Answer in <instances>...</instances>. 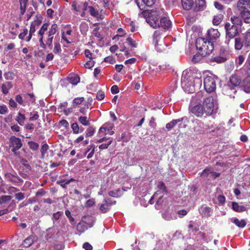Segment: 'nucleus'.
<instances>
[{
	"label": "nucleus",
	"instance_id": "1",
	"mask_svg": "<svg viewBox=\"0 0 250 250\" xmlns=\"http://www.w3.org/2000/svg\"><path fill=\"white\" fill-rule=\"evenodd\" d=\"M141 14L153 28H162L164 30H168L171 27V22L168 18L165 16L166 14L163 9L144 10Z\"/></svg>",
	"mask_w": 250,
	"mask_h": 250
},
{
	"label": "nucleus",
	"instance_id": "20",
	"mask_svg": "<svg viewBox=\"0 0 250 250\" xmlns=\"http://www.w3.org/2000/svg\"><path fill=\"white\" fill-rule=\"evenodd\" d=\"M228 60L227 57H223L220 55L211 58L210 62H215L218 63H223Z\"/></svg>",
	"mask_w": 250,
	"mask_h": 250
},
{
	"label": "nucleus",
	"instance_id": "48",
	"mask_svg": "<svg viewBox=\"0 0 250 250\" xmlns=\"http://www.w3.org/2000/svg\"><path fill=\"white\" fill-rule=\"evenodd\" d=\"M71 128L73 130V133L78 134L79 133L80 128L77 123H74L71 125Z\"/></svg>",
	"mask_w": 250,
	"mask_h": 250
},
{
	"label": "nucleus",
	"instance_id": "55",
	"mask_svg": "<svg viewBox=\"0 0 250 250\" xmlns=\"http://www.w3.org/2000/svg\"><path fill=\"white\" fill-rule=\"evenodd\" d=\"M15 199L18 201H21L24 199V194L21 192L17 193L15 195Z\"/></svg>",
	"mask_w": 250,
	"mask_h": 250
},
{
	"label": "nucleus",
	"instance_id": "32",
	"mask_svg": "<svg viewBox=\"0 0 250 250\" xmlns=\"http://www.w3.org/2000/svg\"><path fill=\"white\" fill-rule=\"evenodd\" d=\"M81 6L78 4L76 1H73L72 3V10L73 12L78 14V12L81 11Z\"/></svg>",
	"mask_w": 250,
	"mask_h": 250
},
{
	"label": "nucleus",
	"instance_id": "50",
	"mask_svg": "<svg viewBox=\"0 0 250 250\" xmlns=\"http://www.w3.org/2000/svg\"><path fill=\"white\" fill-rule=\"evenodd\" d=\"M4 76L6 80H12L14 79V73L11 71H8L5 72L4 74Z\"/></svg>",
	"mask_w": 250,
	"mask_h": 250
},
{
	"label": "nucleus",
	"instance_id": "36",
	"mask_svg": "<svg viewBox=\"0 0 250 250\" xmlns=\"http://www.w3.org/2000/svg\"><path fill=\"white\" fill-rule=\"evenodd\" d=\"M12 197L10 195H3L0 197V205H2L10 201Z\"/></svg>",
	"mask_w": 250,
	"mask_h": 250
},
{
	"label": "nucleus",
	"instance_id": "61",
	"mask_svg": "<svg viewBox=\"0 0 250 250\" xmlns=\"http://www.w3.org/2000/svg\"><path fill=\"white\" fill-rule=\"evenodd\" d=\"M65 214L66 216L68 218L70 223L74 221V218L71 216V212L68 209L65 210Z\"/></svg>",
	"mask_w": 250,
	"mask_h": 250
},
{
	"label": "nucleus",
	"instance_id": "46",
	"mask_svg": "<svg viewBox=\"0 0 250 250\" xmlns=\"http://www.w3.org/2000/svg\"><path fill=\"white\" fill-rule=\"evenodd\" d=\"M203 57L204 56L200 53V54H196L193 56L192 62L194 63L198 62L202 60Z\"/></svg>",
	"mask_w": 250,
	"mask_h": 250
},
{
	"label": "nucleus",
	"instance_id": "47",
	"mask_svg": "<svg viewBox=\"0 0 250 250\" xmlns=\"http://www.w3.org/2000/svg\"><path fill=\"white\" fill-rule=\"evenodd\" d=\"M107 144H102V145H100L99 146V148L100 149H106L108 146L111 144V143H112V140L110 138H107Z\"/></svg>",
	"mask_w": 250,
	"mask_h": 250
},
{
	"label": "nucleus",
	"instance_id": "52",
	"mask_svg": "<svg viewBox=\"0 0 250 250\" xmlns=\"http://www.w3.org/2000/svg\"><path fill=\"white\" fill-rule=\"evenodd\" d=\"M93 102V99L91 97L88 98L87 101H85L84 106L86 107L87 109L91 108L92 103Z\"/></svg>",
	"mask_w": 250,
	"mask_h": 250
},
{
	"label": "nucleus",
	"instance_id": "12",
	"mask_svg": "<svg viewBox=\"0 0 250 250\" xmlns=\"http://www.w3.org/2000/svg\"><path fill=\"white\" fill-rule=\"evenodd\" d=\"M4 178L7 181L10 182L16 185L23 182V180L17 175H14L10 172L4 174Z\"/></svg>",
	"mask_w": 250,
	"mask_h": 250
},
{
	"label": "nucleus",
	"instance_id": "2",
	"mask_svg": "<svg viewBox=\"0 0 250 250\" xmlns=\"http://www.w3.org/2000/svg\"><path fill=\"white\" fill-rule=\"evenodd\" d=\"M196 47L203 56L210 54L214 49V44L212 42L206 38L199 37L196 39Z\"/></svg>",
	"mask_w": 250,
	"mask_h": 250
},
{
	"label": "nucleus",
	"instance_id": "37",
	"mask_svg": "<svg viewBox=\"0 0 250 250\" xmlns=\"http://www.w3.org/2000/svg\"><path fill=\"white\" fill-rule=\"evenodd\" d=\"M49 24L48 23H44L39 30L38 32V34L41 37H43V34H44V32L47 30V28L48 27Z\"/></svg>",
	"mask_w": 250,
	"mask_h": 250
},
{
	"label": "nucleus",
	"instance_id": "13",
	"mask_svg": "<svg viewBox=\"0 0 250 250\" xmlns=\"http://www.w3.org/2000/svg\"><path fill=\"white\" fill-rule=\"evenodd\" d=\"M198 210L202 217H208L211 216L213 209L206 205L204 204L199 208Z\"/></svg>",
	"mask_w": 250,
	"mask_h": 250
},
{
	"label": "nucleus",
	"instance_id": "57",
	"mask_svg": "<svg viewBox=\"0 0 250 250\" xmlns=\"http://www.w3.org/2000/svg\"><path fill=\"white\" fill-rule=\"evenodd\" d=\"M47 192L44 190L43 188H41L39 189L36 192V196H43L45 195Z\"/></svg>",
	"mask_w": 250,
	"mask_h": 250
},
{
	"label": "nucleus",
	"instance_id": "14",
	"mask_svg": "<svg viewBox=\"0 0 250 250\" xmlns=\"http://www.w3.org/2000/svg\"><path fill=\"white\" fill-rule=\"evenodd\" d=\"M206 1L205 0H195L194 2L193 10L198 12L203 11L206 8Z\"/></svg>",
	"mask_w": 250,
	"mask_h": 250
},
{
	"label": "nucleus",
	"instance_id": "23",
	"mask_svg": "<svg viewBox=\"0 0 250 250\" xmlns=\"http://www.w3.org/2000/svg\"><path fill=\"white\" fill-rule=\"evenodd\" d=\"M159 34L158 31H155L154 33V38L153 40L154 42H155V46L156 49L158 51H162V48L161 47V46H164V45L162 44H159L158 43V40L157 38L158 37Z\"/></svg>",
	"mask_w": 250,
	"mask_h": 250
},
{
	"label": "nucleus",
	"instance_id": "35",
	"mask_svg": "<svg viewBox=\"0 0 250 250\" xmlns=\"http://www.w3.org/2000/svg\"><path fill=\"white\" fill-rule=\"evenodd\" d=\"M57 28H58V25H57V24H55V23L51 25V27L50 29H49V32L47 33L48 36V37L53 36V35H54L56 33Z\"/></svg>",
	"mask_w": 250,
	"mask_h": 250
},
{
	"label": "nucleus",
	"instance_id": "7",
	"mask_svg": "<svg viewBox=\"0 0 250 250\" xmlns=\"http://www.w3.org/2000/svg\"><path fill=\"white\" fill-rule=\"evenodd\" d=\"M207 116L212 114L214 109V99L212 96H209L204 99L203 105Z\"/></svg>",
	"mask_w": 250,
	"mask_h": 250
},
{
	"label": "nucleus",
	"instance_id": "31",
	"mask_svg": "<svg viewBox=\"0 0 250 250\" xmlns=\"http://www.w3.org/2000/svg\"><path fill=\"white\" fill-rule=\"evenodd\" d=\"M233 223L239 228H243L246 226V222L244 219L239 220L238 218H235Z\"/></svg>",
	"mask_w": 250,
	"mask_h": 250
},
{
	"label": "nucleus",
	"instance_id": "34",
	"mask_svg": "<svg viewBox=\"0 0 250 250\" xmlns=\"http://www.w3.org/2000/svg\"><path fill=\"white\" fill-rule=\"evenodd\" d=\"M84 100V98L83 97L75 98L73 100V106L76 108L78 105L81 104Z\"/></svg>",
	"mask_w": 250,
	"mask_h": 250
},
{
	"label": "nucleus",
	"instance_id": "42",
	"mask_svg": "<svg viewBox=\"0 0 250 250\" xmlns=\"http://www.w3.org/2000/svg\"><path fill=\"white\" fill-rule=\"evenodd\" d=\"M89 13L91 16L94 17H98V16L99 15V12L97 9H96L94 7L91 6L89 7Z\"/></svg>",
	"mask_w": 250,
	"mask_h": 250
},
{
	"label": "nucleus",
	"instance_id": "51",
	"mask_svg": "<svg viewBox=\"0 0 250 250\" xmlns=\"http://www.w3.org/2000/svg\"><path fill=\"white\" fill-rule=\"evenodd\" d=\"M113 128V125L109 126L108 128L106 127L105 125L100 127L99 133H100L104 131L105 132V133H108L110 130L112 129Z\"/></svg>",
	"mask_w": 250,
	"mask_h": 250
},
{
	"label": "nucleus",
	"instance_id": "21",
	"mask_svg": "<svg viewBox=\"0 0 250 250\" xmlns=\"http://www.w3.org/2000/svg\"><path fill=\"white\" fill-rule=\"evenodd\" d=\"M183 120V117L178 119L173 120L167 124L166 127L168 130H170L173 128L176 125H177L180 122H182Z\"/></svg>",
	"mask_w": 250,
	"mask_h": 250
},
{
	"label": "nucleus",
	"instance_id": "15",
	"mask_svg": "<svg viewBox=\"0 0 250 250\" xmlns=\"http://www.w3.org/2000/svg\"><path fill=\"white\" fill-rule=\"evenodd\" d=\"M37 240V237L36 235H31L23 241L22 245L24 248H29Z\"/></svg>",
	"mask_w": 250,
	"mask_h": 250
},
{
	"label": "nucleus",
	"instance_id": "29",
	"mask_svg": "<svg viewBox=\"0 0 250 250\" xmlns=\"http://www.w3.org/2000/svg\"><path fill=\"white\" fill-rule=\"evenodd\" d=\"M25 120V115L19 112L18 114V116L16 117V120L20 125H23L24 124Z\"/></svg>",
	"mask_w": 250,
	"mask_h": 250
},
{
	"label": "nucleus",
	"instance_id": "40",
	"mask_svg": "<svg viewBox=\"0 0 250 250\" xmlns=\"http://www.w3.org/2000/svg\"><path fill=\"white\" fill-rule=\"evenodd\" d=\"M182 85L186 91L190 93H193L194 92L195 89L193 86H190L188 88V86H187L186 84H185V83L183 82H182Z\"/></svg>",
	"mask_w": 250,
	"mask_h": 250
},
{
	"label": "nucleus",
	"instance_id": "49",
	"mask_svg": "<svg viewBox=\"0 0 250 250\" xmlns=\"http://www.w3.org/2000/svg\"><path fill=\"white\" fill-rule=\"evenodd\" d=\"M105 97L104 92L102 90H99L97 92L96 94V99L98 100L101 101L103 100Z\"/></svg>",
	"mask_w": 250,
	"mask_h": 250
},
{
	"label": "nucleus",
	"instance_id": "10",
	"mask_svg": "<svg viewBox=\"0 0 250 250\" xmlns=\"http://www.w3.org/2000/svg\"><path fill=\"white\" fill-rule=\"evenodd\" d=\"M189 111L197 117H202L205 113L204 107L200 104H191L189 107Z\"/></svg>",
	"mask_w": 250,
	"mask_h": 250
},
{
	"label": "nucleus",
	"instance_id": "45",
	"mask_svg": "<svg viewBox=\"0 0 250 250\" xmlns=\"http://www.w3.org/2000/svg\"><path fill=\"white\" fill-rule=\"evenodd\" d=\"M63 212L58 211L56 213H54L52 215V219L54 222L55 221H57L60 219L62 215Z\"/></svg>",
	"mask_w": 250,
	"mask_h": 250
},
{
	"label": "nucleus",
	"instance_id": "33",
	"mask_svg": "<svg viewBox=\"0 0 250 250\" xmlns=\"http://www.w3.org/2000/svg\"><path fill=\"white\" fill-rule=\"evenodd\" d=\"M41 23V21L38 20L35 21L34 22L31 23L30 25L29 32L34 34L36 30V26H38Z\"/></svg>",
	"mask_w": 250,
	"mask_h": 250
},
{
	"label": "nucleus",
	"instance_id": "28",
	"mask_svg": "<svg viewBox=\"0 0 250 250\" xmlns=\"http://www.w3.org/2000/svg\"><path fill=\"white\" fill-rule=\"evenodd\" d=\"M77 229L81 233L84 232L87 229V227L85 223L84 222L79 223L77 226Z\"/></svg>",
	"mask_w": 250,
	"mask_h": 250
},
{
	"label": "nucleus",
	"instance_id": "16",
	"mask_svg": "<svg viewBox=\"0 0 250 250\" xmlns=\"http://www.w3.org/2000/svg\"><path fill=\"white\" fill-rule=\"evenodd\" d=\"M242 87L246 93L250 92V77H246L241 83Z\"/></svg>",
	"mask_w": 250,
	"mask_h": 250
},
{
	"label": "nucleus",
	"instance_id": "44",
	"mask_svg": "<svg viewBox=\"0 0 250 250\" xmlns=\"http://www.w3.org/2000/svg\"><path fill=\"white\" fill-rule=\"evenodd\" d=\"M126 41L128 44L132 48H136L137 47V43L133 40L130 37H128L126 39Z\"/></svg>",
	"mask_w": 250,
	"mask_h": 250
},
{
	"label": "nucleus",
	"instance_id": "58",
	"mask_svg": "<svg viewBox=\"0 0 250 250\" xmlns=\"http://www.w3.org/2000/svg\"><path fill=\"white\" fill-rule=\"evenodd\" d=\"M61 51V45L59 43L56 42L55 43V46L53 49V52L57 54Z\"/></svg>",
	"mask_w": 250,
	"mask_h": 250
},
{
	"label": "nucleus",
	"instance_id": "17",
	"mask_svg": "<svg viewBox=\"0 0 250 250\" xmlns=\"http://www.w3.org/2000/svg\"><path fill=\"white\" fill-rule=\"evenodd\" d=\"M157 188L158 190L155 193L154 195H157L161 193H162L163 195H164V194H167V188L164 182H159L157 185Z\"/></svg>",
	"mask_w": 250,
	"mask_h": 250
},
{
	"label": "nucleus",
	"instance_id": "4",
	"mask_svg": "<svg viewBox=\"0 0 250 250\" xmlns=\"http://www.w3.org/2000/svg\"><path fill=\"white\" fill-rule=\"evenodd\" d=\"M241 83V80L237 75L233 74L230 78L228 84L226 86V94L230 97H234V95L237 92L236 88Z\"/></svg>",
	"mask_w": 250,
	"mask_h": 250
},
{
	"label": "nucleus",
	"instance_id": "30",
	"mask_svg": "<svg viewBox=\"0 0 250 250\" xmlns=\"http://www.w3.org/2000/svg\"><path fill=\"white\" fill-rule=\"evenodd\" d=\"M224 18V16L222 14H219L214 17L212 20V23L215 25H219Z\"/></svg>",
	"mask_w": 250,
	"mask_h": 250
},
{
	"label": "nucleus",
	"instance_id": "6",
	"mask_svg": "<svg viewBox=\"0 0 250 250\" xmlns=\"http://www.w3.org/2000/svg\"><path fill=\"white\" fill-rule=\"evenodd\" d=\"M234 48L236 50H240L243 47L250 46V32H247L244 34L238 35L234 39Z\"/></svg>",
	"mask_w": 250,
	"mask_h": 250
},
{
	"label": "nucleus",
	"instance_id": "62",
	"mask_svg": "<svg viewBox=\"0 0 250 250\" xmlns=\"http://www.w3.org/2000/svg\"><path fill=\"white\" fill-rule=\"evenodd\" d=\"M59 124L60 125L64 127L65 128H68L69 123L66 120H62L60 121Z\"/></svg>",
	"mask_w": 250,
	"mask_h": 250
},
{
	"label": "nucleus",
	"instance_id": "22",
	"mask_svg": "<svg viewBox=\"0 0 250 250\" xmlns=\"http://www.w3.org/2000/svg\"><path fill=\"white\" fill-rule=\"evenodd\" d=\"M232 208L236 212H243L246 210V208L243 206H240L238 203L232 202Z\"/></svg>",
	"mask_w": 250,
	"mask_h": 250
},
{
	"label": "nucleus",
	"instance_id": "9",
	"mask_svg": "<svg viewBox=\"0 0 250 250\" xmlns=\"http://www.w3.org/2000/svg\"><path fill=\"white\" fill-rule=\"evenodd\" d=\"M204 87L208 93H211L216 89V82L213 77L208 76L204 81Z\"/></svg>",
	"mask_w": 250,
	"mask_h": 250
},
{
	"label": "nucleus",
	"instance_id": "56",
	"mask_svg": "<svg viewBox=\"0 0 250 250\" xmlns=\"http://www.w3.org/2000/svg\"><path fill=\"white\" fill-rule=\"evenodd\" d=\"M211 173V170L208 168H206L201 173V176L203 177H207L208 175Z\"/></svg>",
	"mask_w": 250,
	"mask_h": 250
},
{
	"label": "nucleus",
	"instance_id": "19",
	"mask_svg": "<svg viewBox=\"0 0 250 250\" xmlns=\"http://www.w3.org/2000/svg\"><path fill=\"white\" fill-rule=\"evenodd\" d=\"M75 179L74 178H71L69 180L62 179L57 181V184L60 185L63 189L67 188V186L71 182L75 181Z\"/></svg>",
	"mask_w": 250,
	"mask_h": 250
},
{
	"label": "nucleus",
	"instance_id": "25",
	"mask_svg": "<svg viewBox=\"0 0 250 250\" xmlns=\"http://www.w3.org/2000/svg\"><path fill=\"white\" fill-rule=\"evenodd\" d=\"M68 81L73 85H77L80 81V78L77 75H73L68 78Z\"/></svg>",
	"mask_w": 250,
	"mask_h": 250
},
{
	"label": "nucleus",
	"instance_id": "64",
	"mask_svg": "<svg viewBox=\"0 0 250 250\" xmlns=\"http://www.w3.org/2000/svg\"><path fill=\"white\" fill-rule=\"evenodd\" d=\"M94 204H95L94 199H90L88 200L87 201H86V202H85V206L86 207H91L92 206H93Z\"/></svg>",
	"mask_w": 250,
	"mask_h": 250
},
{
	"label": "nucleus",
	"instance_id": "41",
	"mask_svg": "<svg viewBox=\"0 0 250 250\" xmlns=\"http://www.w3.org/2000/svg\"><path fill=\"white\" fill-rule=\"evenodd\" d=\"M95 132V128L93 126H89L85 132L86 137H89L93 136Z\"/></svg>",
	"mask_w": 250,
	"mask_h": 250
},
{
	"label": "nucleus",
	"instance_id": "27",
	"mask_svg": "<svg viewBox=\"0 0 250 250\" xmlns=\"http://www.w3.org/2000/svg\"><path fill=\"white\" fill-rule=\"evenodd\" d=\"M123 192L120 188L116 189L115 190H111L108 192V195L114 198L120 197L122 194Z\"/></svg>",
	"mask_w": 250,
	"mask_h": 250
},
{
	"label": "nucleus",
	"instance_id": "3",
	"mask_svg": "<svg viewBox=\"0 0 250 250\" xmlns=\"http://www.w3.org/2000/svg\"><path fill=\"white\" fill-rule=\"evenodd\" d=\"M224 28L226 32L225 43L228 46H232L233 40L239 35V27L227 22L225 24Z\"/></svg>",
	"mask_w": 250,
	"mask_h": 250
},
{
	"label": "nucleus",
	"instance_id": "18",
	"mask_svg": "<svg viewBox=\"0 0 250 250\" xmlns=\"http://www.w3.org/2000/svg\"><path fill=\"white\" fill-rule=\"evenodd\" d=\"M181 2L183 8L186 10L191 9L194 6L193 0H182Z\"/></svg>",
	"mask_w": 250,
	"mask_h": 250
},
{
	"label": "nucleus",
	"instance_id": "60",
	"mask_svg": "<svg viewBox=\"0 0 250 250\" xmlns=\"http://www.w3.org/2000/svg\"><path fill=\"white\" fill-rule=\"evenodd\" d=\"M214 5L219 10L223 11L224 9V6L218 1H214Z\"/></svg>",
	"mask_w": 250,
	"mask_h": 250
},
{
	"label": "nucleus",
	"instance_id": "26",
	"mask_svg": "<svg viewBox=\"0 0 250 250\" xmlns=\"http://www.w3.org/2000/svg\"><path fill=\"white\" fill-rule=\"evenodd\" d=\"M230 21L233 24L232 25H237L238 27L242 25V21L241 19L237 16H233L230 18Z\"/></svg>",
	"mask_w": 250,
	"mask_h": 250
},
{
	"label": "nucleus",
	"instance_id": "24",
	"mask_svg": "<svg viewBox=\"0 0 250 250\" xmlns=\"http://www.w3.org/2000/svg\"><path fill=\"white\" fill-rule=\"evenodd\" d=\"M13 85L10 82H7L1 85V91L4 94H6L8 93L9 90L12 87Z\"/></svg>",
	"mask_w": 250,
	"mask_h": 250
},
{
	"label": "nucleus",
	"instance_id": "39",
	"mask_svg": "<svg viewBox=\"0 0 250 250\" xmlns=\"http://www.w3.org/2000/svg\"><path fill=\"white\" fill-rule=\"evenodd\" d=\"M81 32L82 34H85L88 30V26L86 22H83L80 26Z\"/></svg>",
	"mask_w": 250,
	"mask_h": 250
},
{
	"label": "nucleus",
	"instance_id": "11",
	"mask_svg": "<svg viewBox=\"0 0 250 250\" xmlns=\"http://www.w3.org/2000/svg\"><path fill=\"white\" fill-rule=\"evenodd\" d=\"M220 36L218 29L213 28L209 29L206 34V38L212 42L215 41Z\"/></svg>",
	"mask_w": 250,
	"mask_h": 250
},
{
	"label": "nucleus",
	"instance_id": "54",
	"mask_svg": "<svg viewBox=\"0 0 250 250\" xmlns=\"http://www.w3.org/2000/svg\"><path fill=\"white\" fill-rule=\"evenodd\" d=\"M104 62H109L111 64H114L115 63V59L111 56L106 57L104 60Z\"/></svg>",
	"mask_w": 250,
	"mask_h": 250
},
{
	"label": "nucleus",
	"instance_id": "43",
	"mask_svg": "<svg viewBox=\"0 0 250 250\" xmlns=\"http://www.w3.org/2000/svg\"><path fill=\"white\" fill-rule=\"evenodd\" d=\"M28 144L29 145L30 148L34 151L37 150L39 147V145H38V144L32 141L28 142Z\"/></svg>",
	"mask_w": 250,
	"mask_h": 250
},
{
	"label": "nucleus",
	"instance_id": "38",
	"mask_svg": "<svg viewBox=\"0 0 250 250\" xmlns=\"http://www.w3.org/2000/svg\"><path fill=\"white\" fill-rule=\"evenodd\" d=\"M78 120L84 126H87L89 124V122L86 116H80L79 117Z\"/></svg>",
	"mask_w": 250,
	"mask_h": 250
},
{
	"label": "nucleus",
	"instance_id": "59",
	"mask_svg": "<svg viewBox=\"0 0 250 250\" xmlns=\"http://www.w3.org/2000/svg\"><path fill=\"white\" fill-rule=\"evenodd\" d=\"M28 32V29L27 28H24L23 32L19 35V38L22 40H24L25 36L27 35Z\"/></svg>",
	"mask_w": 250,
	"mask_h": 250
},
{
	"label": "nucleus",
	"instance_id": "5",
	"mask_svg": "<svg viewBox=\"0 0 250 250\" xmlns=\"http://www.w3.org/2000/svg\"><path fill=\"white\" fill-rule=\"evenodd\" d=\"M237 8L241 18L246 23H250V0H239Z\"/></svg>",
	"mask_w": 250,
	"mask_h": 250
},
{
	"label": "nucleus",
	"instance_id": "8",
	"mask_svg": "<svg viewBox=\"0 0 250 250\" xmlns=\"http://www.w3.org/2000/svg\"><path fill=\"white\" fill-rule=\"evenodd\" d=\"M22 146L21 140L15 136H12L9 139V147L11 148L12 152L15 155H17V151L20 149Z\"/></svg>",
	"mask_w": 250,
	"mask_h": 250
},
{
	"label": "nucleus",
	"instance_id": "63",
	"mask_svg": "<svg viewBox=\"0 0 250 250\" xmlns=\"http://www.w3.org/2000/svg\"><path fill=\"white\" fill-rule=\"evenodd\" d=\"M8 110L5 105H0V114H4L8 112Z\"/></svg>",
	"mask_w": 250,
	"mask_h": 250
},
{
	"label": "nucleus",
	"instance_id": "53",
	"mask_svg": "<svg viewBox=\"0 0 250 250\" xmlns=\"http://www.w3.org/2000/svg\"><path fill=\"white\" fill-rule=\"evenodd\" d=\"M110 208V207H109V205H106V204H102L100 207V210L103 212V213H106L107 212V211Z\"/></svg>",
	"mask_w": 250,
	"mask_h": 250
}]
</instances>
